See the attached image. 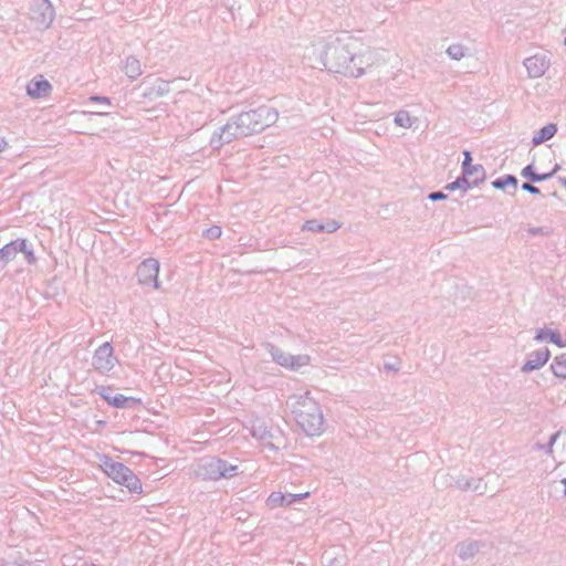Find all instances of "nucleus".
Here are the masks:
<instances>
[{
	"mask_svg": "<svg viewBox=\"0 0 566 566\" xmlns=\"http://www.w3.org/2000/svg\"><path fill=\"white\" fill-rule=\"evenodd\" d=\"M447 193H444L443 191H432L428 195V199L431 200V201H439V200H444L447 199Z\"/></svg>",
	"mask_w": 566,
	"mask_h": 566,
	"instance_id": "nucleus-40",
	"label": "nucleus"
},
{
	"mask_svg": "<svg viewBox=\"0 0 566 566\" xmlns=\"http://www.w3.org/2000/svg\"><path fill=\"white\" fill-rule=\"evenodd\" d=\"M551 352L547 347L528 354L527 360L521 367L523 373H531L543 367L549 359Z\"/></svg>",
	"mask_w": 566,
	"mask_h": 566,
	"instance_id": "nucleus-15",
	"label": "nucleus"
},
{
	"mask_svg": "<svg viewBox=\"0 0 566 566\" xmlns=\"http://www.w3.org/2000/svg\"><path fill=\"white\" fill-rule=\"evenodd\" d=\"M287 500H289V493L284 494L281 492H272L266 500V505L270 509H275V507H280V506H289L291 504L287 503Z\"/></svg>",
	"mask_w": 566,
	"mask_h": 566,
	"instance_id": "nucleus-27",
	"label": "nucleus"
},
{
	"mask_svg": "<svg viewBox=\"0 0 566 566\" xmlns=\"http://www.w3.org/2000/svg\"><path fill=\"white\" fill-rule=\"evenodd\" d=\"M117 363L118 359L114 355V349L109 342L103 343L93 354L92 366L101 375H107Z\"/></svg>",
	"mask_w": 566,
	"mask_h": 566,
	"instance_id": "nucleus-7",
	"label": "nucleus"
},
{
	"mask_svg": "<svg viewBox=\"0 0 566 566\" xmlns=\"http://www.w3.org/2000/svg\"><path fill=\"white\" fill-rule=\"evenodd\" d=\"M24 248V238H18L15 240L10 241L0 248V256L1 260L8 265L10 261H12L17 254Z\"/></svg>",
	"mask_w": 566,
	"mask_h": 566,
	"instance_id": "nucleus-17",
	"label": "nucleus"
},
{
	"mask_svg": "<svg viewBox=\"0 0 566 566\" xmlns=\"http://www.w3.org/2000/svg\"><path fill=\"white\" fill-rule=\"evenodd\" d=\"M523 65L525 66L527 75L531 78H538L542 77L548 70L551 62L549 59L546 57V55L535 54L530 57H526L523 61Z\"/></svg>",
	"mask_w": 566,
	"mask_h": 566,
	"instance_id": "nucleus-12",
	"label": "nucleus"
},
{
	"mask_svg": "<svg viewBox=\"0 0 566 566\" xmlns=\"http://www.w3.org/2000/svg\"><path fill=\"white\" fill-rule=\"evenodd\" d=\"M558 169L559 166L555 165V167L551 171L538 174L534 170V165L530 164L522 169L521 176L523 178L528 179L532 182H541L552 178Z\"/></svg>",
	"mask_w": 566,
	"mask_h": 566,
	"instance_id": "nucleus-20",
	"label": "nucleus"
},
{
	"mask_svg": "<svg viewBox=\"0 0 566 566\" xmlns=\"http://www.w3.org/2000/svg\"><path fill=\"white\" fill-rule=\"evenodd\" d=\"M265 349L274 363L290 370L296 371L310 364L308 355H291L271 343L265 344Z\"/></svg>",
	"mask_w": 566,
	"mask_h": 566,
	"instance_id": "nucleus-6",
	"label": "nucleus"
},
{
	"mask_svg": "<svg viewBox=\"0 0 566 566\" xmlns=\"http://www.w3.org/2000/svg\"><path fill=\"white\" fill-rule=\"evenodd\" d=\"M222 234V230L219 226H212L205 230L203 237L209 240L219 239Z\"/></svg>",
	"mask_w": 566,
	"mask_h": 566,
	"instance_id": "nucleus-34",
	"label": "nucleus"
},
{
	"mask_svg": "<svg viewBox=\"0 0 566 566\" xmlns=\"http://www.w3.org/2000/svg\"><path fill=\"white\" fill-rule=\"evenodd\" d=\"M240 137L244 136L241 134L237 120L232 117L223 126L213 132L209 144L212 149L218 150Z\"/></svg>",
	"mask_w": 566,
	"mask_h": 566,
	"instance_id": "nucleus-8",
	"label": "nucleus"
},
{
	"mask_svg": "<svg viewBox=\"0 0 566 566\" xmlns=\"http://www.w3.org/2000/svg\"><path fill=\"white\" fill-rule=\"evenodd\" d=\"M547 338L551 343H553L559 348L566 347V338L562 337V335L557 331H547Z\"/></svg>",
	"mask_w": 566,
	"mask_h": 566,
	"instance_id": "nucleus-32",
	"label": "nucleus"
},
{
	"mask_svg": "<svg viewBox=\"0 0 566 566\" xmlns=\"http://www.w3.org/2000/svg\"><path fill=\"white\" fill-rule=\"evenodd\" d=\"M140 403L139 398L127 397L122 394H116L109 400V406L115 408H134Z\"/></svg>",
	"mask_w": 566,
	"mask_h": 566,
	"instance_id": "nucleus-23",
	"label": "nucleus"
},
{
	"mask_svg": "<svg viewBox=\"0 0 566 566\" xmlns=\"http://www.w3.org/2000/svg\"><path fill=\"white\" fill-rule=\"evenodd\" d=\"M95 392L98 394L101 398H103L108 405L109 400L114 396L112 392V388L107 386H96Z\"/></svg>",
	"mask_w": 566,
	"mask_h": 566,
	"instance_id": "nucleus-35",
	"label": "nucleus"
},
{
	"mask_svg": "<svg viewBox=\"0 0 566 566\" xmlns=\"http://www.w3.org/2000/svg\"><path fill=\"white\" fill-rule=\"evenodd\" d=\"M90 101L91 102H96V103H103V104L111 105V98L106 97V96L92 95L90 97Z\"/></svg>",
	"mask_w": 566,
	"mask_h": 566,
	"instance_id": "nucleus-42",
	"label": "nucleus"
},
{
	"mask_svg": "<svg viewBox=\"0 0 566 566\" xmlns=\"http://www.w3.org/2000/svg\"><path fill=\"white\" fill-rule=\"evenodd\" d=\"M476 187L475 185L472 184V180L467 178L462 172H461V176H459L454 181L452 182H449L444 189L448 190V191H454V190H463V191H468L469 189L471 188H474Z\"/></svg>",
	"mask_w": 566,
	"mask_h": 566,
	"instance_id": "nucleus-26",
	"label": "nucleus"
},
{
	"mask_svg": "<svg viewBox=\"0 0 566 566\" xmlns=\"http://www.w3.org/2000/svg\"><path fill=\"white\" fill-rule=\"evenodd\" d=\"M446 52L450 59L460 61L462 57L467 55L468 48L460 43H453L448 46Z\"/></svg>",
	"mask_w": 566,
	"mask_h": 566,
	"instance_id": "nucleus-29",
	"label": "nucleus"
},
{
	"mask_svg": "<svg viewBox=\"0 0 566 566\" xmlns=\"http://www.w3.org/2000/svg\"><path fill=\"white\" fill-rule=\"evenodd\" d=\"M7 143L3 139H0V153L6 148Z\"/></svg>",
	"mask_w": 566,
	"mask_h": 566,
	"instance_id": "nucleus-45",
	"label": "nucleus"
},
{
	"mask_svg": "<svg viewBox=\"0 0 566 566\" xmlns=\"http://www.w3.org/2000/svg\"><path fill=\"white\" fill-rule=\"evenodd\" d=\"M251 436L263 443L264 447L269 448L270 450H277L279 447H276L273 442L275 439L274 432L269 429L261 420H255L252 422L250 428Z\"/></svg>",
	"mask_w": 566,
	"mask_h": 566,
	"instance_id": "nucleus-13",
	"label": "nucleus"
},
{
	"mask_svg": "<svg viewBox=\"0 0 566 566\" xmlns=\"http://www.w3.org/2000/svg\"><path fill=\"white\" fill-rule=\"evenodd\" d=\"M557 133V125L549 123L542 127L532 138L533 146H538L552 139Z\"/></svg>",
	"mask_w": 566,
	"mask_h": 566,
	"instance_id": "nucleus-21",
	"label": "nucleus"
},
{
	"mask_svg": "<svg viewBox=\"0 0 566 566\" xmlns=\"http://www.w3.org/2000/svg\"><path fill=\"white\" fill-rule=\"evenodd\" d=\"M24 254L25 261L28 264L32 265L36 262V256L34 254L33 248L31 244L28 243V240L24 239V248L20 250Z\"/></svg>",
	"mask_w": 566,
	"mask_h": 566,
	"instance_id": "nucleus-33",
	"label": "nucleus"
},
{
	"mask_svg": "<svg viewBox=\"0 0 566 566\" xmlns=\"http://www.w3.org/2000/svg\"><path fill=\"white\" fill-rule=\"evenodd\" d=\"M564 484V495H566V478L560 481Z\"/></svg>",
	"mask_w": 566,
	"mask_h": 566,
	"instance_id": "nucleus-46",
	"label": "nucleus"
},
{
	"mask_svg": "<svg viewBox=\"0 0 566 566\" xmlns=\"http://www.w3.org/2000/svg\"><path fill=\"white\" fill-rule=\"evenodd\" d=\"M29 19L35 29H49L54 19L55 10L50 0H32L29 6Z\"/></svg>",
	"mask_w": 566,
	"mask_h": 566,
	"instance_id": "nucleus-5",
	"label": "nucleus"
},
{
	"mask_svg": "<svg viewBox=\"0 0 566 566\" xmlns=\"http://www.w3.org/2000/svg\"><path fill=\"white\" fill-rule=\"evenodd\" d=\"M310 495V492L300 493V494H291L289 493L287 503L293 504L294 502L301 501Z\"/></svg>",
	"mask_w": 566,
	"mask_h": 566,
	"instance_id": "nucleus-41",
	"label": "nucleus"
},
{
	"mask_svg": "<svg viewBox=\"0 0 566 566\" xmlns=\"http://www.w3.org/2000/svg\"><path fill=\"white\" fill-rule=\"evenodd\" d=\"M325 69L346 77H360L371 65V57L364 52L361 43L348 32L328 42L323 54Z\"/></svg>",
	"mask_w": 566,
	"mask_h": 566,
	"instance_id": "nucleus-1",
	"label": "nucleus"
},
{
	"mask_svg": "<svg viewBox=\"0 0 566 566\" xmlns=\"http://www.w3.org/2000/svg\"><path fill=\"white\" fill-rule=\"evenodd\" d=\"M482 547L479 541L461 542L455 546L458 556L461 560L473 558Z\"/></svg>",
	"mask_w": 566,
	"mask_h": 566,
	"instance_id": "nucleus-19",
	"label": "nucleus"
},
{
	"mask_svg": "<svg viewBox=\"0 0 566 566\" xmlns=\"http://www.w3.org/2000/svg\"><path fill=\"white\" fill-rule=\"evenodd\" d=\"M159 262L154 258L144 260L136 271L137 281L140 285L151 286L155 290L159 289Z\"/></svg>",
	"mask_w": 566,
	"mask_h": 566,
	"instance_id": "nucleus-9",
	"label": "nucleus"
},
{
	"mask_svg": "<svg viewBox=\"0 0 566 566\" xmlns=\"http://www.w3.org/2000/svg\"><path fill=\"white\" fill-rule=\"evenodd\" d=\"M119 484L126 486L132 493L140 494L143 492L140 479L130 469Z\"/></svg>",
	"mask_w": 566,
	"mask_h": 566,
	"instance_id": "nucleus-24",
	"label": "nucleus"
},
{
	"mask_svg": "<svg viewBox=\"0 0 566 566\" xmlns=\"http://www.w3.org/2000/svg\"><path fill=\"white\" fill-rule=\"evenodd\" d=\"M296 423L307 436H319L324 431V416L317 401L308 392L300 396L293 409Z\"/></svg>",
	"mask_w": 566,
	"mask_h": 566,
	"instance_id": "nucleus-2",
	"label": "nucleus"
},
{
	"mask_svg": "<svg viewBox=\"0 0 566 566\" xmlns=\"http://www.w3.org/2000/svg\"><path fill=\"white\" fill-rule=\"evenodd\" d=\"M101 468L103 472L117 484L125 478L129 468L122 462L114 461L109 455L104 454L101 458Z\"/></svg>",
	"mask_w": 566,
	"mask_h": 566,
	"instance_id": "nucleus-11",
	"label": "nucleus"
},
{
	"mask_svg": "<svg viewBox=\"0 0 566 566\" xmlns=\"http://www.w3.org/2000/svg\"><path fill=\"white\" fill-rule=\"evenodd\" d=\"M169 84V81L157 77L155 82L142 93L143 99L154 102L167 95L170 91Z\"/></svg>",
	"mask_w": 566,
	"mask_h": 566,
	"instance_id": "nucleus-16",
	"label": "nucleus"
},
{
	"mask_svg": "<svg viewBox=\"0 0 566 566\" xmlns=\"http://www.w3.org/2000/svg\"><path fill=\"white\" fill-rule=\"evenodd\" d=\"M384 368L386 370H389V371H398L399 370V366L395 365V364H390V363H386L384 365Z\"/></svg>",
	"mask_w": 566,
	"mask_h": 566,
	"instance_id": "nucleus-44",
	"label": "nucleus"
},
{
	"mask_svg": "<svg viewBox=\"0 0 566 566\" xmlns=\"http://www.w3.org/2000/svg\"><path fill=\"white\" fill-rule=\"evenodd\" d=\"M547 331H548V329L539 328V329L536 332L534 339H535V340H537V342H542V340H544V339L547 337Z\"/></svg>",
	"mask_w": 566,
	"mask_h": 566,
	"instance_id": "nucleus-43",
	"label": "nucleus"
},
{
	"mask_svg": "<svg viewBox=\"0 0 566 566\" xmlns=\"http://www.w3.org/2000/svg\"><path fill=\"white\" fill-rule=\"evenodd\" d=\"M463 156H464V158H463V161L461 165L462 174L467 178L471 177L472 184L475 186H479L486 178V171H485L484 167L480 164H478V165L472 164L471 151L464 150Z\"/></svg>",
	"mask_w": 566,
	"mask_h": 566,
	"instance_id": "nucleus-10",
	"label": "nucleus"
},
{
	"mask_svg": "<svg viewBox=\"0 0 566 566\" xmlns=\"http://www.w3.org/2000/svg\"><path fill=\"white\" fill-rule=\"evenodd\" d=\"M560 436V430L553 433L547 442L546 446H537L538 449H544L547 454L553 453V446L557 441L558 437Z\"/></svg>",
	"mask_w": 566,
	"mask_h": 566,
	"instance_id": "nucleus-36",
	"label": "nucleus"
},
{
	"mask_svg": "<svg viewBox=\"0 0 566 566\" xmlns=\"http://www.w3.org/2000/svg\"><path fill=\"white\" fill-rule=\"evenodd\" d=\"M551 370L557 378L566 379V353L554 358L551 364Z\"/></svg>",
	"mask_w": 566,
	"mask_h": 566,
	"instance_id": "nucleus-25",
	"label": "nucleus"
},
{
	"mask_svg": "<svg viewBox=\"0 0 566 566\" xmlns=\"http://www.w3.org/2000/svg\"><path fill=\"white\" fill-rule=\"evenodd\" d=\"M53 87L51 83L44 78L43 75L38 74L27 84V94L31 98H42L48 97Z\"/></svg>",
	"mask_w": 566,
	"mask_h": 566,
	"instance_id": "nucleus-14",
	"label": "nucleus"
},
{
	"mask_svg": "<svg viewBox=\"0 0 566 566\" xmlns=\"http://www.w3.org/2000/svg\"><path fill=\"white\" fill-rule=\"evenodd\" d=\"M527 232L531 235H548L551 234V229L548 227H531L527 229Z\"/></svg>",
	"mask_w": 566,
	"mask_h": 566,
	"instance_id": "nucleus-37",
	"label": "nucleus"
},
{
	"mask_svg": "<svg viewBox=\"0 0 566 566\" xmlns=\"http://www.w3.org/2000/svg\"><path fill=\"white\" fill-rule=\"evenodd\" d=\"M517 182L518 180L514 175L507 174L493 180L492 187L504 190L509 186L516 188Z\"/></svg>",
	"mask_w": 566,
	"mask_h": 566,
	"instance_id": "nucleus-28",
	"label": "nucleus"
},
{
	"mask_svg": "<svg viewBox=\"0 0 566 566\" xmlns=\"http://www.w3.org/2000/svg\"><path fill=\"white\" fill-rule=\"evenodd\" d=\"M303 231H311V232H324L323 222L317 219H311L304 222L302 226Z\"/></svg>",
	"mask_w": 566,
	"mask_h": 566,
	"instance_id": "nucleus-31",
	"label": "nucleus"
},
{
	"mask_svg": "<svg viewBox=\"0 0 566 566\" xmlns=\"http://www.w3.org/2000/svg\"><path fill=\"white\" fill-rule=\"evenodd\" d=\"M324 232L326 233H333L337 231L340 228V223L336 220H327L326 222H323Z\"/></svg>",
	"mask_w": 566,
	"mask_h": 566,
	"instance_id": "nucleus-38",
	"label": "nucleus"
},
{
	"mask_svg": "<svg viewBox=\"0 0 566 566\" xmlns=\"http://www.w3.org/2000/svg\"><path fill=\"white\" fill-rule=\"evenodd\" d=\"M394 122L397 126L402 128H410L413 124V120L407 111L397 112L395 114Z\"/></svg>",
	"mask_w": 566,
	"mask_h": 566,
	"instance_id": "nucleus-30",
	"label": "nucleus"
},
{
	"mask_svg": "<svg viewBox=\"0 0 566 566\" xmlns=\"http://www.w3.org/2000/svg\"><path fill=\"white\" fill-rule=\"evenodd\" d=\"M277 118L279 112L266 105L242 112L234 117L244 137L263 132L266 127L273 125Z\"/></svg>",
	"mask_w": 566,
	"mask_h": 566,
	"instance_id": "nucleus-3",
	"label": "nucleus"
},
{
	"mask_svg": "<svg viewBox=\"0 0 566 566\" xmlns=\"http://www.w3.org/2000/svg\"><path fill=\"white\" fill-rule=\"evenodd\" d=\"M239 472L237 464H231L227 460L218 457H207L201 459L195 469V475L203 481H218L221 479H231Z\"/></svg>",
	"mask_w": 566,
	"mask_h": 566,
	"instance_id": "nucleus-4",
	"label": "nucleus"
},
{
	"mask_svg": "<svg viewBox=\"0 0 566 566\" xmlns=\"http://www.w3.org/2000/svg\"><path fill=\"white\" fill-rule=\"evenodd\" d=\"M123 71L130 80H136L143 73L140 61L135 56H127L123 65Z\"/></svg>",
	"mask_w": 566,
	"mask_h": 566,
	"instance_id": "nucleus-22",
	"label": "nucleus"
},
{
	"mask_svg": "<svg viewBox=\"0 0 566 566\" xmlns=\"http://www.w3.org/2000/svg\"><path fill=\"white\" fill-rule=\"evenodd\" d=\"M534 182H524L522 184V189L526 192H530L532 195H539L541 193V190L538 187L534 186L533 185Z\"/></svg>",
	"mask_w": 566,
	"mask_h": 566,
	"instance_id": "nucleus-39",
	"label": "nucleus"
},
{
	"mask_svg": "<svg viewBox=\"0 0 566 566\" xmlns=\"http://www.w3.org/2000/svg\"><path fill=\"white\" fill-rule=\"evenodd\" d=\"M481 478H467L464 475L458 476L454 481V486L461 491H474L483 494L484 486Z\"/></svg>",
	"mask_w": 566,
	"mask_h": 566,
	"instance_id": "nucleus-18",
	"label": "nucleus"
}]
</instances>
